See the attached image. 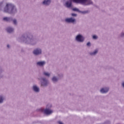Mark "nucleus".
<instances>
[{"label":"nucleus","mask_w":124,"mask_h":124,"mask_svg":"<svg viewBox=\"0 0 124 124\" xmlns=\"http://www.w3.org/2000/svg\"><path fill=\"white\" fill-rule=\"evenodd\" d=\"M0 11L10 15H15L18 12V9L15 4L12 3H7L4 6V1H0Z\"/></svg>","instance_id":"f257e3e1"},{"label":"nucleus","mask_w":124,"mask_h":124,"mask_svg":"<svg viewBox=\"0 0 124 124\" xmlns=\"http://www.w3.org/2000/svg\"><path fill=\"white\" fill-rule=\"evenodd\" d=\"M17 40L19 42H24L25 44H30V45H35L38 40L36 38H34L33 35L31 33H25L19 37Z\"/></svg>","instance_id":"f03ea898"},{"label":"nucleus","mask_w":124,"mask_h":124,"mask_svg":"<svg viewBox=\"0 0 124 124\" xmlns=\"http://www.w3.org/2000/svg\"><path fill=\"white\" fill-rule=\"evenodd\" d=\"M72 1L75 3H78L82 5L88 6L93 4L92 0H69L64 4V6L67 8H72Z\"/></svg>","instance_id":"7ed1b4c3"},{"label":"nucleus","mask_w":124,"mask_h":124,"mask_svg":"<svg viewBox=\"0 0 124 124\" xmlns=\"http://www.w3.org/2000/svg\"><path fill=\"white\" fill-rule=\"evenodd\" d=\"M38 80H39L41 83V87H43V88L48 87L49 84H50V82L48 80L44 77L39 78H38Z\"/></svg>","instance_id":"20e7f679"},{"label":"nucleus","mask_w":124,"mask_h":124,"mask_svg":"<svg viewBox=\"0 0 124 124\" xmlns=\"http://www.w3.org/2000/svg\"><path fill=\"white\" fill-rule=\"evenodd\" d=\"M33 54L34 56H40L42 55V49L37 47L33 50Z\"/></svg>","instance_id":"39448f33"},{"label":"nucleus","mask_w":124,"mask_h":124,"mask_svg":"<svg viewBox=\"0 0 124 124\" xmlns=\"http://www.w3.org/2000/svg\"><path fill=\"white\" fill-rule=\"evenodd\" d=\"M65 23H67L68 24H73L74 25H75L77 23L76 19H75L73 17L65 18Z\"/></svg>","instance_id":"423d86ee"},{"label":"nucleus","mask_w":124,"mask_h":124,"mask_svg":"<svg viewBox=\"0 0 124 124\" xmlns=\"http://www.w3.org/2000/svg\"><path fill=\"white\" fill-rule=\"evenodd\" d=\"M76 40L78 42H84V41H85V37H84V36L81 34H79L76 36Z\"/></svg>","instance_id":"0eeeda50"},{"label":"nucleus","mask_w":124,"mask_h":124,"mask_svg":"<svg viewBox=\"0 0 124 124\" xmlns=\"http://www.w3.org/2000/svg\"><path fill=\"white\" fill-rule=\"evenodd\" d=\"M39 111L40 112H43L44 114H46V115H51L52 113H53L52 110H50L48 109H43L42 108L39 109Z\"/></svg>","instance_id":"6e6552de"},{"label":"nucleus","mask_w":124,"mask_h":124,"mask_svg":"<svg viewBox=\"0 0 124 124\" xmlns=\"http://www.w3.org/2000/svg\"><path fill=\"white\" fill-rule=\"evenodd\" d=\"M2 21L6 23H11L13 21V17L11 16H5L2 18Z\"/></svg>","instance_id":"1a4fd4ad"},{"label":"nucleus","mask_w":124,"mask_h":124,"mask_svg":"<svg viewBox=\"0 0 124 124\" xmlns=\"http://www.w3.org/2000/svg\"><path fill=\"white\" fill-rule=\"evenodd\" d=\"M32 90L33 92L36 93H38L40 92V88L36 85H33L32 87Z\"/></svg>","instance_id":"9d476101"},{"label":"nucleus","mask_w":124,"mask_h":124,"mask_svg":"<svg viewBox=\"0 0 124 124\" xmlns=\"http://www.w3.org/2000/svg\"><path fill=\"white\" fill-rule=\"evenodd\" d=\"M108 92H109V87H104L100 90L101 93H107Z\"/></svg>","instance_id":"9b49d317"},{"label":"nucleus","mask_w":124,"mask_h":124,"mask_svg":"<svg viewBox=\"0 0 124 124\" xmlns=\"http://www.w3.org/2000/svg\"><path fill=\"white\" fill-rule=\"evenodd\" d=\"M45 64H46V62L44 61H39L36 62V65H37V66H40V67H43Z\"/></svg>","instance_id":"f8f14e48"},{"label":"nucleus","mask_w":124,"mask_h":124,"mask_svg":"<svg viewBox=\"0 0 124 124\" xmlns=\"http://www.w3.org/2000/svg\"><path fill=\"white\" fill-rule=\"evenodd\" d=\"M42 3L43 5L48 6L51 4V0H44Z\"/></svg>","instance_id":"ddd939ff"},{"label":"nucleus","mask_w":124,"mask_h":124,"mask_svg":"<svg viewBox=\"0 0 124 124\" xmlns=\"http://www.w3.org/2000/svg\"><path fill=\"white\" fill-rule=\"evenodd\" d=\"M6 31L7 32H9V33H12L14 31V28L11 27H8L6 29Z\"/></svg>","instance_id":"4468645a"},{"label":"nucleus","mask_w":124,"mask_h":124,"mask_svg":"<svg viewBox=\"0 0 124 124\" xmlns=\"http://www.w3.org/2000/svg\"><path fill=\"white\" fill-rule=\"evenodd\" d=\"M98 53V49H95L93 51L89 53L90 56H96Z\"/></svg>","instance_id":"2eb2a0df"},{"label":"nucleus","mask_w":124,"mask_h":124,"mask_svg":"<svg viewBox=\"0 0 124 124\" xmlns=\"http://www.w3.org/2000/svg\"><path fill=\"white\" fill-rule=\"evenodd\" d=\"M51 80L53 83H57L59 81V78L54 76L51 78Z\"/></svg>","instance_id":"dca6fc26"},{"label":"nucleus","mask_w":124,"mask_h":124,"mask_svg":"<svg viewBox=\"0 0 124 124\" xmlns=\"http://www.w3.org/2000/svg\"><path fill=\"white\" fill-rule=\"evenodd\" d=\"M43 75L46 76V77H50V74L48 72L44 71L43 72Z\"/></svg>","instance_id":"f3484780"},{"label":"nucleus","mask_w":124,"mask_h":124,"mask_svg":"<svg viewBox=\"0 0 124 124\" xmlns=\"http://www.w3.org/2000/svg\"><path fill=\"white\" fill-rule=\"evenodd\" d=\"M80 13L81 14H83V15H85V14H88V13H90L89 10H86V11H80Z\"/></svg>","instance_id":"a211bd4d"},{"label":"nucleus","mask_w":124,"mask_h":124,"mask_svg":"<svg viewBox=\"0 0 124 124\" xmlns=\"http://www.w3.org/2000/svg\"><path fill=\"white\" fill-rule=\"evenodd\" d=\"M2 72H3V70L0 67V78L3 77V75H2Z\"/></svg>","instance_id":"6ab92c4d"},{"label":"nucleus","mask_w":124,"mask_h":124,"mask_svg":"<svg viewBox=\"0 0 124 124\" xmlns=\"http://www.w3.org/2000/svg\"><path fill=\"white\" fill-rule=\"evenodd\" d=\"M4 100V97L2 96H0V104L3 103Z\"/></svg>","instance_id":"aec40b11"},{"label":"nucleus","mask_w":124,"mask_h":124,"mask_svg":"<svg viewBox=\"0 0 124 124\" xmlns=\"http://www.w3.org/2000/svg\"><path fill=\"white\" fill-rule=\"evenodd\" d=\"M72 10H73V11H76L77 12H78V13H80V10H79V9H78L77 8H73Z\"/></svg>","instance_id":"412c9836"},{"label":"nucleus","mask_w":124,"mask_h":124,"mask_svg":"<svg viewBox=\"0 0 124 124\" xmlns=\"http://www.w3.org/2000/svg\"><path fill=\"white\" fill-rule=\"evenodd\" d=\"M12 22H13L14 25H15V26H17V19H13V20Z\"/></svg>","instance_id":"4be33fe9"},{"label":"nucleus","mask_w":124,"mask_h":124,"mask_svg":"<svg viewBox=\"0 0 124 124\" xmlns=\"http://www.w3.org/2000/svg\"><path fill=\"white\" fill-rule=\"evenodd\" d=\"M58 77L59 79H62L63 77V74H58Z\"/></svg>","instance_id":"5701e85b"},{"label":"nucleus","mask_w":124,"mask_h":124,"mask_svg":"<svg viewBox=\"0 0 124 124\" xmlns=\"http://www.w3.org/2000/svg\"><path fill=\"white\" fill-rule=\"evenodd\" d=\"M120 37H122V38H124V32H122L120 33L119 35Z\"/></svg>","instance_id":"b1692460"},{"label":"nucleus","mask_w":124,"mask_h":124,"mask_svg":"<svg viewBox=\"0 0 124 124\" xmlns=\"http://www.w3.org/2000/svg\"><path fill=\"white\" fill-rule=\"evenodd\" d=\"M71 16H72V17H77V14H74V13H72Z\"/></svg>","instance_id":"393cba45"},{"label":"nucleus","mask_w":124,"mask_h":124,"mask_svg":"<svg viewBox=\"0 0 124 124\" xmlns=\"http://www.w3.org/2000/svg\"><path fill=\"white\" fill-rule=\"evenodd\" d=\"M104 124H111V122L109 121H106Z\"/></svg>","instance_id":"a878e982"},{"label":"nucleus","mask_w":124,"mask_h":124,"mask_svg":"<svg viewBox=\"0 0 124 124\" xmlns=\"http://www.w3.org/2000/svg\"><path fill=\"white\" fill-rule=\"evenodd\" d=\"M93 39H97L98 37L97 36L94 35L93 36Z\"/></svg>","instance_id":"bb28decb"},{"label":"nucleus","mask_w":124,"mask_h":124,"mask_svg":"<svg viewBox=\"0 0 124 124\" xmlns=\"http://www.w3.org/2000/svg\"><path fill=\"white\" fill-rule=\"evenodd\" d=\"M86 45L88 47H91L92 45L91 44V42H89L88 43H87Z\"/></svg>","instance_id":"cd10ccee"},{"label":"nucleus","mask_w":124,"mask_h":124,"mask_svg":"<svg viewBox=\"0 0 124 124\" xmlns=\"http://www.w3.org/2000/svg\"><path fill=\"white\" fill-rule=\"evenodd\" d=\"M49 108H51V107H52V105H51V104L48 105L46 106L47 108H49Z\"/></svg>","instance_id":"c85d7f7f"},{"label":"nucleus","mask_w":124,"mask_h":124,"mask_svg":"<svg viewBox=\"0 0 124 124\" xmlns=\"http://www.w3.org/2000/svg\"><path fill=\"white\" fill-rule=\"evenodd\" d=\"M7 48H10V46H9V45H7Z\"/></svg>","instance_id":"c756f323"}]
</instances>
